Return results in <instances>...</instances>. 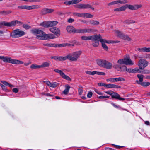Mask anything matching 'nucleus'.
<instances>
[{"label":"nucleus","instance_id":"f257e3e1","mask_svg":"<svg viewBox=\"0 0 150 150\" xmlns=\"http://www.w3.org/2000/svg\"><path fill=\"white\" fill-rule=\"evenodd\" d=\"M117 63L119 64H114L113 67L117 71L121 72H123L125 67L124 65L121 66L120 64H123L128 65H132L134 64V63L129 57L120 59L117 61Z\"/></svg>","mask_w":150,"mask_h":150},{"label":"nucleus","instance_id":"f03ea898","mask_svg":"<svg viewBox=\"0 0 150 150\" xmlns=\"http://www.w3.org/2000/svg\"><path fill=\"white\" fill-rule=\"evenodd\" d=\"M33 33L36 36V38L40 40H46L54 38L55 36L52 34H45L40 30L34 29L32 30Z\"/></svg>","mask_w":150,"mask_h":150},{"label":"nucleus","instance_id":"7ed1b4c3","mask_svg":"<svg viewBox=\"0 0 150 150\" xmlns=\"http://www.w3.org/2000/svg\"><path fill=\"white\" fill-rule=\"evenodd\" d=\"M82 53V51L79 50L69 54L66 56V59H68L71 61L76 62L77 61Z\"/></svg>","mask_w":150,"mask_h":150},{"label":"nucleus","instance_id":"20e7f679","mask_svg":"<svg viewBox=\"0 0 150 150\" xmlns=\"http://www.w3.org/2000/svg\"><path fill=\"white\" fill-rule=\"evenodd\" d=\"M2 60L6 63H9L12 64H23L22 61L16 59H12L10 57L3 56Z\"/></svg>","mask_w":150,"mask_h":150},{"label":"nucleus","instance_id":"39448f33","mask_svg":"<svg viewBox=\"0 0 150 150\" xmlns=\"http://www.w3.org/2000/svg\"><path fill=\"white\" fill-rule=\"evenodd\" d=\"M21 22L17 20L13 21L11 22H8L5 21L0 22V28L3 26L11 27L16 25V24H20Z\"/></svg>","mask_w":150,"mask_h":150},{"label":"nucleus","instance_id":"423d86ee","mask_svg":"<svg viewBox=\"0 0 150 150\" xmlns=\"http://www.w3.org/2000/svg\"><path fill=\"white\" fill-rule=\"evenodd\" d=\"M25 35V32L20 29H16L11 33L10 35L11 37L13 38H17L21 37Z\"/></svg>","mask_w":150,"mask_h":150},{"label":"nucleus","instance_id":"0eeeda50","mask_svg":"<svg viewBox=\"0 0 150 150\" xmlns=\"http://www.w3.org/2000/svg\"><path fill=\"white\" fill-rule=\"evenodd\" d=\"M75 7L79 9H88L90 8L92 10H94V8L91 5L88 4L80 3L75 6Z\"/></svg>","mask_w":150,"mask_h":150},{"label":"nucleus","instance_id":"6e6552de","mask_svg":"<svg viewBox=\"0 0 150 150\" xmlns=\"http://www.w3.org/2000/svg\"><path fill=\"white\" fill-rule=\"evenodd\" d=\"M148 64V62L144 59H140L139 62L138 66L141 69H143Z\"/></svg>","mask_w":150,"mask_h":150},{"label":"nucleus","instance_id":"1a4fd4ad","mask_svg":"<svg viewBox=\"0 0 150 150\" xmlns=\"http://www.w3.org/2000/svg\"><path fill=\"white\" fill-rule=\"evenodd\" d=\"M54 71L57 73L59 74L62 78L67 80L71 81V79L68 76L65 75V74L61 70L58 69H55Z\"/></svg>","mask_w":150,"mask_h":150},{"label":"nucleus","instance_id":"9d476101","mask_svg":"<svg viewBox=\"0 0 150 150\" xmlns=\"http://www.w3.org/2000/svg\"><path fill=\"white\" fill-rule=\"evenodd\" d=\"M98 38V36H97V35H94L92 36H83L81 37V39L83 40H96Z\"/></svg>","mask_w":150,"mask_h":150},{"label":"nucleus","instance_id":"9b49d317","mask_svg":"<svg viewBox=\"0 0 150 150\" xmlns=\"http://www.w3.org/2000/svg\"><path fill=\"white\" fill-rule=\"evenodd\" d=\"M100 42L102 44V47L105 50L107 51L108 49V47L105 44V43L108 44L110 43L109 40H107L105 39H104L101 38L100 40Z\"/></svg>","mask_w":150,"mask_h":150},{"label":"nucleus","instance_id":"f8f14e48","mask_svg":"<svg viewBox=\"0 0 150 150\" xmlns=\"http://www.w3.org/2000/svg\"><path fill=\"white\" fill-rule=\"evenodd\" d=\"M125 6L126 7V8H128L129 9L131 10L137 9L142 6L141 5H136L133 6L129 4H126Z\"/></svg>","mask_w":150,"mask_h":150},{"label":"nucleus","instance_id":"ddd939ff","mask_svg":"<svg viewBox=\"0 0 150 150\" xmlns=\"http://www.w3.org/2000/svg\"><path fill=\"white\" fill-rule=\"evenodd\" d=\"M50 31L54 33L55 35L58 36H59L60 30L59 28L55 27H54L50 28Z\"/></svg>","mask_w":150,"mask_h":150},{"label":"nucleus","instance_id":"4468645a","mask_svg":"<svg viewBox=\"0 0 150 150\" xmlns=\"http://www.w3.org/2000/svg\"><path fill=\"white\" fill-rule=\"evenodd\" d=\"M128 2V1L127 0H124L123 1H121L120 0H116L114 1L111 2L109 3L108 5L109 6H110L111 5H115L118 3L120 4H126Z\"/></svg>","mask_w":150,"mask_h":150},{"label":"nucleus","instance_id":"2eb2a0df","mask_svg":"<svg viewBox=\"0 0 150 150\" xmlns=\"http://www.w3.org/2000/svg\"><path fill=\"white\" fill-rule=\"evenodd\" d=\"M98 38L96 40H91L92 41H94V42L93 43L92 45L93 47H98L99 44V41H100V40L101 39L102 37L100 34L97 35Z\"/></svg>","mask_w":150,"mask_h":150},{"label":"nucleus","instance_id":"dca6fc26","mask_svg":"<svg viewBox=\"0 0 150 150\" xmlns=\"http://www.w3.org/2000/svg\"><path fill=\"white\" fill-rule=\"evenodd\" d=\"M51 58L57 61H63L67 60L66 56L64 57L54 56L52 57Z\"/></svg>","mask_w":150,"mask_h":150},{"label":"nucleus","instance_id":"f3484780","mask_svg":"<svg viewBox=\"0 0 150 150\" xmlns=\"http://www.w3.org/2000/svg\"><path fill=\"white\" fill-rule=\"evenodd\" d=\"M112 98H115L118 99L120 100L124 101L125 99L124 98L120 97V95L117 93L113 92V93L112 96Z\"/></svg>","mask_w":150,"mask_h":150},{"label":"nucleus","instance_id":"a211bd4d","mask_svg":"<svg viewBox=\"0 0 150 150\" xmlns=\"http://www.w3.org/2000/svg\"><path fill=\"white\" fill-rule=\"evenodd\" d=\"M43 82L46 84L48 86L52 88H55L58 85V83L56 82L51 83L50 81H44Z\"/></svg>","mask_w":150,"mask_h":150},{"label":"nucleus","instance_id":"6ab92c4d","mask_svg":"<svg viewBox=\"0 0 150 150\" xmlns=\"http://www.w3.org/2000/svg\"><path fill=\"white\" fill-rule=\"evenodd\" d=\"M113 67L112 64L110 62L107 60L105 61L103 68L107 69H111Z\"/></svg>","mask_w":150,"mask_h":150},{"label":"nucleus","instance_id":"aec40b11","mask_svg":"<svg viewBox=\"0 0 150 150\" xmlns=\"http://www.w3.org/2000/svg\"><path fill=\"white\" fill-rule=\"evenodd\" d=\"M105 61L102 59H99L96 60V63L98 65L103 68Z\"/></svg>","mask_w":150,"mask_h":150},{"label":"nucleus","instance_id":"412c9836","mask_svg":"<svg viewBox=\"0 0 150 150\" xmlns=\"http://www.w3.org/2000/svg\"><path fill=\"white\" fill-rule=\"evenodd\" d=\"M137 77L139 78V80H137L136 82L138 84H140L143 81V79L144 78V75L142 74H138L137 75Z\"/></svg>","mask_w":150,"mask_h":150},{"label":"nucleus","instance_id":"4be33fe9","mask_svg":"<svg viewBox=\"0 0 150 150\" xmlns=\"http://www.w3.org/2000/svg\"><path fill=\"white\" fill-rule=\"evenodd\" d=\"M75 28L72 26H69L67 27L66 29L67 31L69 33H74Z\"/></svg>","mask_w":150,"mask_h":150},{"label":"nucleus","instance_id":"5701e85b","mask_svg":"<svg viewBox=\"0 0 150 150\" xmlns=\"http://www.w3.org/2000/svg\"><path fill=\"white\" fill-rule=\"evenodd\" d=\"M106 88H119L120 87L117 85L113 84H106Z\"/></svg>","mask_w":150,"mask_h":150},{"label":"nucleus","instance_id":"b1692460","mask_svg":"<svg viewBox=\"0 0 150 150\" xmlns=\"http://www.w3.org/2000/svg\"><path fill=\"white\" fill-rule=\"evenodd\" d=\"M65 89L63 91L62 93L65 95H67L69 93L70 87L68 85H66L65 86Z\"/></svg>","mask_w":150,"mask_h":150},{"label":"nucleus","instance_id":"393cba45","mask_svg":"<svg viewBox=\"0 0 150 150\" xmlns=\"http://www.w3.org/2000/svg\"><path fill=\"white\" fill-rule=\"evenodd\" d=\"M126 9V7L124 6L121 7L117 8L114 9V11L120 12L125 11Z\"/></svg>","mask_w":150,"mask_h":150},{"label":"nucleus","instance_id":"a878e982","mask_svg":"<svg viewBox=\"0 0 150 150\" xmlns=\"http://www.w3.org/2000/svg\"><path fill=\"white\" fill-rule=\"evenodd\" d=\"M58 23V22L56 21H49V27L55 26Z\"/></svg>","mask_w":150,"mask_h":150},{"label":"nucleus","instance_id":"bb28decb","mask_svg":"<svg viewBox=\"0 0 150 150\" xmlns=\"http://www.w3.org/2000/svg\"><path fill=\"white\" fill-rule=\"evenodd\" d=\"M137 50L140 52H149V47H142L138 48Z\"/></svg>","mask_w":150,"mask_h":150},{"label":"nucleus","instance_id":"cd10ccee","mask_svg":"<svg viewBox=\"0 0 150 150\" xmlns=\"http://www.w3.org/2000/svg\"><path fill=\"white\" fill-rule=\"evenodd\" d=\"M40 25L45 28L49 27V21L42 22L40 23Z\"/></svg>","mask_w":150,"mask_h":150},{"label":"nucleus","instance_id":"c85d7f7f","mask_svg":"<svg viewBox=\"0 0 150 150\" xmlns=\"http://www.w3.org/2000/svg\"><path fill=\"white\" fill-rule=\"evenodd\" d=\"M82 0H72L69 1V5L77 4L81 1Z\"/></svg>","mask_w":150,"mask_h":150},{"label":"nucleus","instance_id":"c756f323","mask_svg":"<svg viewBox=\"0 0 150 150\" xmlns=\"http://www.w3.org/2000/svg\"><path fill=\"white\" fill-rule=\"evenodd\" d=\"M50 62H44L40 65V68L45 67H49L50 65Z\"/></svg>","mask_w":150,"mask_h":150},{"label":"nucleus","instance_id":"7c9ffc66","mask_svg":"<svg viewBox=\"0 0 150 150\" xmlns=\"http://www.w3.org/2000/svg\"><path fill=\"white\" fill-rule=\"evenodd\" d=\"M96 31V30L94 29L86 28V33H91L95 32Z\"/></svg>","mask_w":150,"mask_h":150},{"label":"nucleus","instance_id":"2f4dec72","mask_svg":"<svg viewBox=\"0 0 150 150\" xmlns=\"http://www.w3.org/2000/svg\"><path fill=\"white\" fill-rule=\"evenodd\" d=\"M135 22V21L131 19H127L124 21V23L127 24H130L133 23Z\"/></svg>","mask_w":150,"mask_h":150},{"label":"nucleus","instance_id":"473e14b6","mask_svg":"<svg viewBox=\"0 0 150 150\" xmlns=\"http://www.w3.org/2000/svg\"><path fill=\"white\" fill-rule=\"evenodd\" d=\"M11 13V11L10 10L5 11H0V14L1 15H7Z\"/></svg>","mask_w":150,"mask_h":150},{"label":"nucleus","instance_id":"72a5a7b5","mask_svg":"<svg viewBox=\"0 0 150 150\" xmlns=\"http://www.w3.org/2000/svg\"><path fill=\"white\" fill-rule=\"evenodd\" d=\"M43 45L44 46H46L49 47H57V46L55 44H49V43H44Z\"/></svg>","mask_w":150,"mask_h":150},{"label":"nucleus","instance_id":"f704fd0d","mask_svg":"<svg viewBox=\"0 0 150 150\" xmlns=\"http://www.w3.org/2000/svg\"><path fill=\"white\" fill-rule=\"evenodd\" d=\"M121 38L127 41H130L131 40V39L128 36L126 35H124L123 34Z\"/></svg>","mask_w":150,"mask_h":150},{"label":"nucleus","instance_id":"c9c22d12","mask_svg":"<svg viewBox=\"0 0 150 150\" xmlns=\"http://www.w3.org/2000/svg\"><path fill=\"white\" fill-rule=\"evenodd\" d=\"M93 17V15L89 13H83V17L91 18Z\"/></svg>","mask_w":150,"mask_h":150},{"label":"nucleus","instance_id":"e433bc0d","mask_svg":"<svg viewBox=\"0 0 150 150\" xmlns=\"http://www.w3.org/2000/svg\"><path fill=\"white\" fill-rule=\"evenodd\" d=\"M125 80L124 78L122 77H119L117 78H114V81L117 82L120 81H125Z\"/></svg>","mask_w":150,"mask_h":150},{"label":"nucleus","instance_id":"4c0bfd02","mask_svg":"<svg viewBox=\"0 0 150 150\" xmlns=\"http://www.w3.org/2000/svg\"><path fill=\"white\" fill-rule=\"evenodd\" d=\"M115 34L117 35L118 37L121 38L123 34L121 33V32L118 30H116L115 31Z\"/></svg>","mask_w":150,"mask_h":150},{"label":"nucleus","instance_id":"58836bf2","mask_svg":"<svg viewBox=\"0 0 150 150\" xmlns=\"http://www.w3.org/2000/svg\"><path fill=\"white\" fill-rule=\"evenodd\" d=\"M140 84L142 86L146 87L150 85V83L142 81Z\"/></svg>","mask_w":150,"mask_h":150},{"label":"nucleus","instance_id":"ea45409f","mask_svg":"<svg viewBox=\"0 0 150 150\" xmlns=\"http://www.w3.org/2000/svg\"><path fill=\"white\" fill-rule=\"evenodd\" d=\"M90 23L91 24L93 25H98L100 23L99 21L95 20H91L90 21Z\"/></svg>","mask_w":150,"mask_h":150},{"label":"nucleus","instance_id":"a19ab883","mask_svg":"<svg viewBox=\"0 0 150 150\" xmlns=\"http://www.w3.org/2000/svg\"><path fill=\"white\" fill-rule=\"evenodd\" d=\"M23 1L28 2H40L42 1V0H22Z\"/></svg>","mask_w":150,"mask_h":150},{"label":"nucleus","instance_id":"79ce46f5","mask_svg":"<svg viewBox=\"0 0 150 150\" xmlns=\"http://www.w3.org/2000/svg\"><path fill=\"white\" fill-rule=\"evenodd\" d=\"M30 68L32 69H35L40 68V65H38L35 64H32L30 67Z\"/></svg>","mask_w":150,"mask_h":150},{"label":"nucleus","instance_id":"37998d69","mask_svg":"<svg viewBox=\"0 0 150 150\" xmlns=\"http://www.w3.org/2000/svg\"><path fill=\"white\" fill-rule=\"evenodd\" d=\"M125 68H124V70L123 71H126L128 72L129 73H133L134 71H133V69H127V67L126 66H125Z\"/></svg>","mask_w":150,"mask_h":150},{"label":"nucleus","instance_id":"c03bdc74","mask_svg":"<svg viewBox=\"0 0 150 150\" xmlns=\"http://www.w3.org/2000/svg\"><path fill=\"white\" fill-rule=\"evenodd\" d=\"M75 16L79 17H83V13H74L73 14Z\"/></svg>","mask_w":150,"mask_h":150},{"label":"nucleus","instance_id":"a18cd8bd","mask_svg":"<svg viewBox=\"0 0 150 150\" xmlns=\"http://www.w3.org/2000/svg\"><path fill=\"white\" fill-rule=\"evenodd\" d=\"M40 7V6L38 5H32V10L37 9Z\"/></svg>","mask_w":150,"mask_h":150},{"label":"nucleus","instance_id":"49530a36","mask_svg":"<svg viewBox=\"0 0 150 150\" xmlns=\"http://www.w3.org/2000/svg\"><path fill=\"white\" fill-rule=\"evenodd\" d=\"M18 8L21 9H26V5H21L18 6Z\"/></svg>","mask_w":150,"mask_h":150},{"label":"nucleus","instance_id":"de8ad7c7","mask_svg":"<svg viewBox=\"0 0 150 150\" xmlns=\"http://www.w3.org/2000/svg\"><path fill=\"white\" fill-rule=\"evenodd\" d=\"M110 96H101L98 97V98L99 99H104L105 98H109Z\"/></svg>","mask_w":150,"mask_h":150},{"label":"nucleus","instance_id":"09e8293b","mask_svg":"<svg viewBox=\"0 0 150 150\" xmlns=\"http://www.w3.org/2000/svg\"><path fill=\"white\" fill-rule=\"evenodd\" d=\"M41 13L42 15H45L47 13L46 8H44L42 10Z\"/></svg>","mask_w":150,"mask_h":150},{"label":"nucleus","instance_id":"8fccbe9b","mask_svg":"<svg viewBox=\"0 0 150 150\" xmlns=\"http://www.w3.org/2000/svg\"><path fill=\"white\" fill-rule=\"evenodd\" d=\"M133 73H136V72H138V73H141L140 70L137 68H136L133 69Z\"/></svg>","mask_w":150,"mask_h":150},{"label":"nucleus","instance_id":"3c124183","mask_svg":"<svg viewBox=\"0 0 150 150\" xmlns=\"http://www.w3.org/2000/svg\"><path fill=\"white\" fill-rule=\"evenodd\" d=\"M74 33H80V29H76L75 28Z\"/></svg>","mask_w":150,"mask_h":150},{"label":"nucleus","instance_id":"603ef678","mask_svg":"<svg viewBox=\"0 0 150 150\" xmlns=\"http://www.w3.org/2000/svg\"><path fill=\"white\" fill-rule=\"evenodd\" d=\"M142 73L144 74H150V70L145 69L143 71Z\"/></svg>","mask_w":150,"mask_h":150},{"label":"nucleus","instance_id":"864d4df0","mask_svg":"<svg viewBox=\"0 0 150 150\" xmlns=\"http://www.w3.org/2000/svg\"><path fill=\"white\" fill-rule=\"evenodd\" d=\"M106 81L107 82L110 81L111 82H114V78H111L108 79H106Z\"/></svg>","mask_w":150,"mask_h":150},{"label":"nucleus","instance_id":"5fc2aeb1","mask_svg":"<svg viewBox=\"0 0 150 150\" xmlns=\"http://www.w3.org/2000/svg\"><path fill=\"white\" fill-rule=\"evenodd\" d=\"M113 92H114L111 91H109L105 92V93H106L111 96H112V94L113 93Z\"/></svg>","mask_w":150,"mask_h":150},{"label":"nucleus","instance_id":"6e6d98bb","mask_svg":"<svg viewBox=\"0 0 150 150\" xmlns=\"http://www.w3.org/2000/svg\"><path fill=\"white\" fill-rule=\"evenodd\" d=\"M23 27L24 28L26 29H28L30 27V26L26 24H24L23 25Z\"/></svg>","mask_w":150,"mask_h":150},{"label":"nucleus","instance_id":"4d7b16f0","mask_svg":"<svg viewBox=\"0 0 150 150\" xmlns=\"http://www.w3.org/2000/svg\"><path fill=\"white\" fill-rule=\"evenodd\" d=\"M47 11V13H50L54 11V10L53 9L46 8Z\"/></svg>","mask_w":150,"mask_h":150},{"label":"nucleus","instance_id":"13d9d810","mask_svg":"<svg viewBox=\"0 0 150 150\" xmlns=\"http://www.w3.org/2000/svg\"><path fill=\"white\" fill-rule=\"evenodd\" d=\"M86 73L88 74L92 75H93V71L91 72V71H86L85 72Z\"/></svg>","mask_w":150,"mask_h":150},{"label":"nucleus","instance_id":"bf43d9fd","mask_svg":"<svg viewBox=\"0 0 150 150\" xmlns=\"http://www.w3.org/2000/svg\"><path fill=\"white\" fill-rule=\"evenodd\" d=\"M93 93L91 92H90L87 94V96L89 98H90L92 96Z\"/></svg>","mask_w":150,"mask_h":150},{"label":"nucleus","instance_id":"052dcab7","mask_svg":"<svg viewBox=\"0 0 150 150\" xmlns=\"http://www.w3.org/2000/svg\"><path fill=\"white\" fill-rule=\"evenodd\" d=\"M78 91L79 92V95H81L83 93V89L82 88H79L78 89Z\"/></svg>","mask_w":150,"mask_h":150},{"label":"nucleus","instance_id":"680f3d73","mask_svg":"<svg viewBox=\"0 0 150 150\" xmlns=\"http://www.w3.org/2000/svg\"><path fill=\"white\" fill-rule=\"evenodd\" d=\"M0 86H1L2 88L4 90H6V86L0 83Z\"/></svg>","mask_w":150,"mask_h":150},{"label":"nucleus","instance_id":"e2e57ef3","mask_svg":"<svg viewBox=\"0 0 150 150\" xmlns=\"http://www.w3.org/2000/svg\"><path fill=\"white\" fill-rule=\"evenodd\" d=\"M81 33H86V28L82 29H80Z\"/></svg>","mask_w":150,"mask_h":150},{"label":"nucleus","instance_id":"0e129e2a","mask_svg":"<svg viewBox=\"0 0 150 150\" xmlns=\"http://www.w3.org/2000/svg\"><path fill=\"white\" fill-rule=\"evenodd\" d=\"M98 85L100 86H104L105 87H106V84L103 83H98Z\"/></svg>","mask_w":150,"mask_h":150},{"label":"nucleus","instance_id":"69168bd1","mask_svg":"<svg viewBox=\"0 0 150 150\" xmlns=\"http://www.w3.org/2000/svg\"><path fill=\"white\" fill-rule=\"evenodd\" d=\"M74 21V19L71 18H70L67 21L69 23H72Z\"/></svg>","mask_w":150,"mask_h":150},{"label":"nucleus","instance_id":"338daca9","mask_svg":"<svg viewBox=\"0 0 150 150\" xmlns=\"http://www.w3.org/2000/svg\"><path fill=\"white\" fill-rule=\"evenodd\" d=\"M26 10H32V6L26 5Z\"/></svg>","mask_w":150,"mask_h":150},{"label":"nucleus","instance_id":"774afa93","mask_svg":"<svg viewBox=\"0 0 150 150\" xmlns=\"http://www.w3.org/2000/svg\"><path fill=\"white\" fill-rule=\"evenodd\" d=\"M15 93H17L18 92V90L17 88H14L12 90Z\"/></svg>","mask_w":150,"mask_h":150}]
</instances>
